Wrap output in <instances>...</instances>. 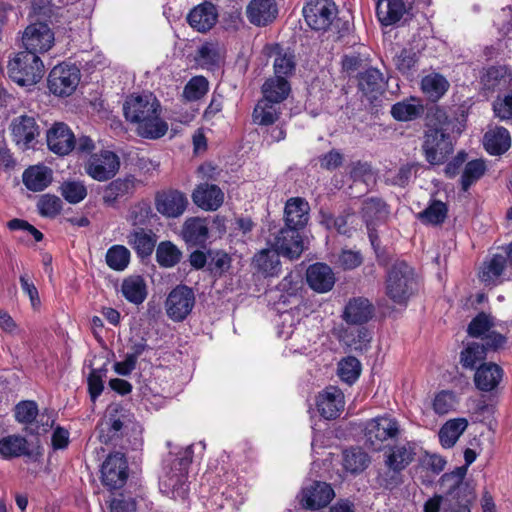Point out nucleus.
I'll return each mask as SVG.
<instances>
[{
  "instance_id": "36",
  "label": "nucleus",
  "mask_w": 512,
  "mask_h": 512,
  "mask_svg": "<svg viewBox=\"0 0 512 512\" xmlns=\"http://www.w3.org/2000/svg\"><path fill=\"white\" fill-rule=\"evenodd\" d=\"M127 242L136 251L138 256L144 258L152 254L156 240L151 231L137 228L127 236Z\"/></svg>"
},
{
  "instance_id": "56",
  "label": "nucleus",
  "mask_w": 512,
  "mask_h": 512,
  "mask_svg": "<svg viewBox=\"0 0 512 512\" xmlns=\"http://www.w3.org/2000/svg\"><path fill=\"white\" fill-rule=\"evenodd\" d=\"M369 463L367 453L361 449H350L344 452L343 466L351 473H359L363 471Z\"/></svg>"
},
{
  "instance_id": "37",
  "label": "nucleus",
  "mask_w": 512,
  "mask_h": 512,
  "mask_svg": "<svg viewBox=\"0 0 512 512\" xmlns=\"http://www.w3.org/2000/svg\"><path fill=\"white\" fill-rule=\"evenodd\" d=\"M51 180V170L45 166H32L23 173V183L34 192L44 190Z\"/></svg>"
},
{
  "instance_id": "60",
  "label": "nucleus",
  "mask_w": 512,
  "mask_h": 512,
  "mask_svg": "<svg viewBox=\"0 0 512 512\" xmlns=\"http://www.w3.org/2000/svg\"><path fill=\"white\" fill-rule=\"evenodd\" d=\"M38 416V406L35 401H21L15 407V418L19 423L31 426Z\"/></svg>"
},
{
  "instance_id": "29",
  "label": "nucleus",
  "mask_w": 512,
  "mask_h": 512,
  "mask_svg": "<svg viewBox=\"0 0 512 512\" xmlns=\"http://www.w3.org/2000/svg\"><path fill=\"white\" fill-rule=\"evenodd\" d=\"M483 143L490 155H501L510 148L511 135L506 128L497 126L485 133Z\"/></svg>"
},
{
  "instance_id": "19",
  "label": "nucleus",
  "mask_w": 512,
  "mask_h": 512,
  "mask_svg": "<svg viewBox=\"0 0 512 512\" xmlns=\"http://www.w3.org/2000/svg\"><path fill=\"white\" fill-rule=\"evenodd\" d=\"M196 206L206 211H216L224 202V193L215 184L201 183L192 193Z\"/></svg>"
},
{
  "instance_id": "10",
  "label": "nucleus",
  "mask_w": 512,
  "mask_h": 512,
  "mask_svg": "<svg viewBox=\"0 0 512 512\" xmlns=\"http://www.w3.org/2000/svg\"><path fill=\"white\" fill-rule=\"evenodd\" d=\"M23 52L34 55L47 52L54 44V33L45 22H34L28 25L22 35Z\"/></svg>"
},
{
  "instance_id": "51",
  "label": "nucleus",
  "mask_w": 512,
  "mask_h": 512,
  "mask_svg": "<svg viewBox=\"0 0 512 512\" xmlns=\"http://www.w3.org/2000/svg\"><path fill=\"white\" fill-rule=\"evenodd\" d=\"M153 216L151 205L148 201L142 200L133 204L127 215V221L135 227L146 226Z\"/></svg>"
},
{
  "instance_id": "35",
  "label": "nucleus",
  "mask_w": 512,
  "mask_h": 512,
  "mask_svg": "<svg viewBox=\"0 0 512 512\" xmlns=\"http://www.w3.org/2000/svg\"><path fill=\"white\" fill-rule=\"evenodd\" d=\"M383 85V74L376 68H368L358 75L359 90L367 97L376 98V94L382 91Z\"/></svg>"
},
{
  "instance_id": "23",
  "label": "nucleus",
  "mask_w": 512,
  "mask_h": 512,
  "mask_svg": "<svg viewBox=\"0 0 512 512\" xmlns=\"http://www.w3.org/2000/svg\"><path fill=\"white\" fill-rule=\"evenodd\" d=\"M278 13L274 0H251L246 8L248 20L256 26H266Z\"/></svg>"
},
{
  "instance_id": "28",
  "label": "nucleus",
  "mask_w": 512,
  "mask_h": 512,
  "mask_svg": "<svg viewBox=\"0 0 512 512\" xmlns=\"http://www.w3.org/2000/svg\"><path fill=\"white\" fill-rule=\"evenodd\" d=\"M345 399L342 390L336 386H328L322 393V417L336 419L344 410Z\"/></svg>"
},
{
  "instance_id": "32",
  "label": "nucleus",
  "mask_w": 512,
  "mask_h": 512,
  "mask_svg": "<svg viewBox=\"0 0 512 512\" xmlns=\"http://www.w3.org/2000/svg\"><path fill=\"white\" fill-rule=\"evenodd\" d=\"M276 249H262L253 257L254 267L265 276H277L281 271V262Z\"/></svg>"
},
{
  "instance_id": "38",
  "label": "nucleus",
  "mask_w": 512,
  "mask_h": 512,
  "mask_svg": "<svg viewBox=\"0 0 512 512\" xmlns=\"http://www.w3.org/2000/svg\"><path fill=\"white\" fill-rule=\"evenodd\" d=\"M121 292L127 301L141 304L147 297L145 280L141 276H129L123 280Z\"/></svg>"
},
{
  "instance_id": "31",
  "label": "nucleus",
  "mask_w": 512,
  "mask_h": 512,
  "mask_svg": "<svg viewBox=\"0 0 512 512\" xmlns=\"http://www.w3.org/2000/svg\"><path fill=\"white\" fill-rule=\"evenodd\" d=\"M187 479L186 471L170 473L161 481V491L173 499L185 500L189 492Z\"/></svg>"
},
{
  "instance_id": "50",
  "label": "nucleus",
  "mask_w": 512,
  "mask_h": 512,
  "mask_svg": "<svg viewBox=\"0 0 512 512\" xmlns=\"http://www.w3.org/2000/svg\"><path fill=\"white\" fill-rule=\"evenodd\" d=\"M59 192L68 203L77 204L86 198L87 187L83 181L66 180L60 185Z\"/></svg>"
},
{
  "instance_id": "22",
  "label": "nucleus",
  "mask_w": 512,
  "mask_h": 512,
  "mask_svg": "<svg viewBox=\"0 0 512 512\" xmlns=\"http://www.w3.org/2000/svg\"><path fill=\"white\" fill-rule=\"evenodd\" d=\"M218 11L211 2H204L194 7L187 16L189 25L198 32L209 31L217 22Z\"/></svg>"
},
{
  "instance_id": "18",
  "label": "nucleus",
  "mask_w": 512,
  "mask_h": 512,
  "mask_svg": "<svg viewBox=\"0 0 512 512\" xmlns=\"http://www.w3.org/2000/svg\"><path fill=\"white\" fill-rule=\"evenodd\" d=\"M360 214L366 227L379 226L389 219L390 206L380 197H368L362 202Z\"/></svg>"
},
{
  "instance_id": "54",
  "label": "nucleus",
  "mask_w": 512,
  "mask_h": 512,
  "mask_svg": "<svg viewBox=\"0 0 512 512\" xmlns=\"http://www.w3.org/2000/svg\"><path fill=\"white\" fill-rule=\"evenodd\" d=\"M181 251L171 242H161L156 249V260L162 267H173L181 259Z\"/></svg>"
},
{
  "instance_id": "8",
  "label": "nucleus",
  "mask_w": 512,
  "mask_h": 512,
  "mask_svg": "<svg viewBox=\"0 0 512 512\" xmlns=\"http://www.w3.org/2000/svg\"><path fill=\"white\" fill-rule=\"evenodd\" d=\"M400 433L398 421L390 416H380L366 422L364 436L366 443L374 450L381 449L384 441L395 439Z\"/></svg>"
},
{
  "instance_id": "43",
  "label": "nucleus",
  "mask_w": 512,
  "mask_h": 512,
  "mask_svg": "<svg viewBox=\"0 0 512 512\" xmlns=\"http://www.w3.org/2000/svg\"><path fill=\"white\" fill-rule=\"evenodd\" d=\"M414 456V449L409 443L396 445L387 455L385 464L387 467H395L403 471L414 460Z\"/></svg>"
},
{
  "instance_id": "41",
  "label": "nucleus",
  "mask_w": 512,
  "mask_h": 512,
  "mask_svg": "<svg viewBox=\"0 0 512 512\" xmlns=\"http://www.w3.org/2000/svg\"><path fill=\"white\" fill-rule=\"evenodd\" d=\"M468 421L465 418L448 420L439 430V441L444 448L453 447L461 434L466 430Z\"/></svg>"
},
{
  "instance_id": "7",
  "label": "nucleus",
  "mask_w": 512,
  "mask_h": 512,
  "mask_svg": "<svg viewBox=\"0 0 512 512\" xmlns=\"http://www.w3.org/2000/svg\"><path fill=\"white\" fill-rule=\"evenodd\" d=\"M195 303L196 297L193 289L179 284L167 295L164 308L169 319L174 322H182L191 314Z\"/></svg>"
},
{
  "instance_id": "44",
  "label": "nucleus",
  "mask_w": 512,
  "mask_h": 512,
  "mask_svg": "<svg viewBox=\"0 0 512 512\" xmlns=\"http://www.w3.org/2000/svg\"><path fill=\"white\" fill-rule=\"evenodd\" d=\"M0 454L4 458L30 455L28 442L24 437L10 435L0 440Z\"/></svg>"
},
{
  "instance_id": "33",
  "label": "nucleus",
  "mask_w": 512,
  "mask_h": 512,
  "mask_svg": "<svg viewBox=\"0 0 512 512\" xmlns=\"http://www.w3.org/2000/svg\"><path fill=\"white\" fill-rule=\"evenodd\" d=\"M423 112V105L415 97H410L393 104L390 111L392 117L401 122L413 121L419 118Z\"/></svg>"
},
{
  "instance_id": "4",
  "label": "nucleus",
  "mask_w": 512,
  "mask_h": 512,
  "mask_svg": "<svg viewBox=\"0 0 512 512\" xmlns=\"http://www.w3.org/2000/svg\"><path fill=\"white\" fill-rule=\"evenodd\" d=\"M416 286L414 271L405 261L397 260L388 269L385 293L394 303L406 305Z\"/></svg>"
},
{
  "instance_id": "57",
  "label": "nucleus",
  "mask_w": 512,
  "mask_h": 512,
  "mask_svg": "<svg viewBox=\"0 0 512 512\" xmlns=\"http://www.w3.org/2000/svg\"><path fill=\"white\" fill-rule=\"evenodd\" d=\"M209 89V82L203 76L192 77L184 87L183 97L187 101H197L201 99Z\"/></svg>"
},
{
  "instance_id": "16",
  "label": "nucleus",
  "mask_w": 512,
  "mask_h": 512,
  "mask_svg": "<svg viewBox=\"0 0 512 512\" xmlns=\"http://www.w3.org/2000/svg\"><path fill=\"white\" fill-rule=\"evenodd\" d=\"M137 179L132 175L112 180L102 192V201L108 207H115L124 197L132 196L136 190Z\"/></svg>"
},
{
  "instance_id": "30",
  "label": "nucleus",
  "mask_w": 512,
  "mask_h": 512,
  "mask_svg": "<svg viewBox=\"0 0 512 512\" xmlns=\"http://www.w3.org/2000/svg\"><path fill=\"white\" fill-rule=\"evenodd\" d=\"M502 378V369L494 363L481 364L474 375L475 386L481 391H491Z\"/></svg>"
},
{
  "instance_id": "64",
  "label": "nucleus",
  "mask_w": 512,
  "mask_h": 512,
  "mask_svg": "<svg viewBox=\"0 0 512 512\" xmlns=\"http://www.w3.org/2000/svg\"><path fill=\"white\" fill-rule=\"evenodd\" d=\"M110 512H135L136 501L133 497L119 493L110 500Z\"/></svg>"
},
{
  "instance_id": "53",
  "label": "nucleus",
  "mask_w": 512,
  "mask_h": 512,
  "mask_svg": "<svg viewBox=\"0 0 512 512\" xmlns=\"http://www.w3.org/2000/svg\"><path fill=\"white\" fill-rule=\"evenodd\" d=\"M105 260L115 271H123L130 262V251L123 245H113L107 250Z\"/></svg>"
},
{
  "instance_id": "17",
  "label": "nucleus",
  "mask_w": 512,
  "mask_h": 512,
  "mask_svg": "<svg viewBox=\"0 0 512 512\" xmlns=\"http://www.w3.org/2000/svg\"><path fill=\"white\" fill-rule=\"evenodd\" d=\"M10 127L13 141L23 150L30 148L39 135L36 120L30 116L22 115L15 118Z\"/></svg>"
},
{
  "instance_id": "9",
  "label": "nucleus",
  "mask_w": 512,
  "mask_h": 512,
  "mask_svg": "<svg viewBox=\"0 0 512 512\" xmlns=\"http://www.w3.org/2000/svg\"><path fill=\"white\" fill-rule=\"evenodd\" d=\"M80 71L75 65L59 64L49 73L48 87L58 96H69L77 88Z\"/></svg>"
},
{
  "instance_id": "39",
  "label": "nucleus",
  "mask_w": 512,
  "mask_h": 512,
  "mask_svg": "<svg viewBox=\"0 0 512 512\" xmlns=\"http://www.w3.org/2000/svg\"><path fill=\"white\" fill-rule=\"evenodd\" d=\"M448 215L447 205L440 200H430L428 206L416 215V218L424 225H442Z\"/></svg>"
},
{
  "instance_id": "61",
  "label": "nucleus",
  "mask_w": 512,
  "mask_h": 512,
  "mask_svg": "<svg viewBox=\"0 0 512 512\" xmlns=\"http://www.w3.org/2000/svg\"><path fill=\"white\" fill-rule=\"evenodd\" d=\"M232 259L228 253L224 251H215L210 253V261L208 269L214 276H222L231 267Z\"/></svg>"
},
{
  "instance_id": "46",
  "label": "nucleus",
  "mask_w": 512,
  "mask_h": 512,
  "mask_svg": "<svg viewBox=\"0 0 512 512\" xmlns=\"http://www.w3.org/2000/svg\"><path fill=\"white\" fill-rule=\"evenodd\" d=\"M278 103L260 99L253 110V121L259 125H272L279 118Z\"/></svg>"
},
{
  "instance_id": "59",
  "label": "nucleus",
  "mask_w": 512,
  "mask_h": 512,
  "mask_svg": "<svg viewBox=\"0 0 512 512\" xmlns=\"http://www.w3.org/2000/svg\"><path fill=\"white\" fill-rule=\"evenodd\" d=\"M456 404L455 394L452 391L442 390L435 395L432 407L436 414L445 415L455 410Z\"/></svg>"
},
{
  "instance_id": "12",
  "label": "nucleus",
  "mask_w": 512,
  "mask_h": 512,
  "mask_svg": "<svg viewBox=\"0 0 512 512\" xmlns=\"http://www.w3.org/2000/svg\"><path fill=\"white\" fill-rule=\"evenodd\" d=\"M337 12L333 0H322V34H327V40L341 41L350 32L349 20L336 17Z\"/></svg>"
},
{
  "instance_id": "2",
  "label": "nucleus",
  "mask_w": 512,
  "mask_h": 512,
  "mask_svg": "<svg viewBox=\"0 0 512 512\" xmlns=\"http://www.w3.org/2000/svg\"><path fill=\"white\" fill-rule=\"evenodd\" d=\"M123 111L126 120L135 125L136 133L142 138L159 139L168 131V123L161 117V103L152 93L128 96Z\"/></svg>"
},
{
  "instance_id": "15",
  "label": "nucleus",
  "mask_w": 512,
  "mask_h": 512,
  "mask_svg": "<svg viewBox=\"0 0 512 512\" xmlns=\"http://www.w3.org/2000/svg\"><path fill=\"white\" fill-rule=\"evenodd\" d=\"M298 228H291L285 225L281 228L274 239L272 246L276 248L281 255L293 260L300 257L303 252V242Z\"/></svg>"
},
{
  "instance_id": "1",
  "label": "nucleus",
  "mask_w": 512,
  "mask_h": 512,
  "mask_svg": "<svg viewBox=\"0 0 512 512\" xmlns=\"http://www.w3.org/2000/svg\"><path fill=\"white\" fill-rule=\"evenodd\" d=\"M462 129L456 118H450L440 107L432 109L427 115L422 151L431 165H441L453 153L457 136Z\"/></svg>"
},
{
  "instance_id": "63",
  "label": "nucleus",
  "mask_w": 512,
  "mask_h": 512,
  "mask_svg": "<svg viewBox=\"0 0 512 512\" xmlns=\"http://www.w3.org/2000/svg\"><path fill=\"white\" fill-rule=\"evenodd\" d=\"M493 112L502 121L512 120V90L503 96H497L493 102Z\"/></svg>"
},
{
  "instance_id": "20",
  "label": "nucleus",
  "mask_w": 512,
  "mask_h": 512,
  "mask_svg": "<svg viewBox=\"0 0 512 512\" xmlns=\"http://www.w3.org/2000/svg\"><path fill=\"white\" fill-rule=\"evenodd\" d=\"M270 56L274 57L273 68L276 78L286 79L292 76L296 70V57L294 51L280 44H273L270 48Z\"/></svg>"
},
{
  "instance_id": "13",
  "label": "nucleus",
  "mask_w": 512,
  "mask_h": 512,
  "mask_svg": "<svg viewBox=\"0 0 512 512\" xmlns=\"http://www.w3.org/2000/svg\"><path fill=\"white\" fill-rule=\"evenodd\" d=\"M189 201L185 193L177 189L158 191L155 195V208L166 218H178L184 214Z\"/></svg>"
},
{
  "instance_id": "49",
  "label": "nucleus",
  "mask_w": 512,
  "mask_h": 512,
  "mask_svg": "<svg viewBox=\"0 0 512 512\" xmlns=\"http://www.w3.org/2000/svg\"><path fill=\"white\" fill-rule=\"evenodd\" d=\"M418 60V53L412 48L401 49L393 58L396 69L407 76L416 72Z\"/></svg>"
},
{
  "instance_id": "48",
  "label": "nucleus",
  "mask_w": 512,
  "mask_h": 512,
  "mask_svg": "<svg viewBox=\"0 0 512 512\" xmlns=\"http://www.w3.org/2000/svg\"><path fill=\"white\" fill-rule=\"evenodd\" d=\"M299 504L306 510L320 509V481L313 480L305 485L297 495Z\"/></svg>"
},
{
  "instance_id": "14",
  "label": "nucleus",
  "mask_w": 512,
  "mask_h": 512,
  "mask_svg": "<svg viewBox=\"0 0 512 512\" xmlns=\"http://www.w3.org/2000/svg\"><path fill=\"white\" fill-rule=\"evenodd\" d=\"M46 141L49 150L59 156L68 155L75 149L76 138L63 122H55L46 133Z\"/></svg>"
},
{
  "instance_id": "40",
  "label": "nucleus",
  "mask_w": 512,
  "mask_h": 512,
  "mask_svg": "<svg viewBox=\"0 0 512 512\" xmlns=\"http://www.w3.org/2000/svg\"><path fill=\"white\" fill-rule=\"evenodd\" d=\"M290 91L291 86L287 79L272 77L267 79L262 86V99L280 104L288 97Z\"/></svg>"
},
{
  "instance_id": "62",
  "label": "nucleus",
  "mask_w": 512,
  "mask_h": 512,
  "mask_svg": "<svg viewBox=\"0 0 512 512\" xmlns=\"http://www.w3.org/2000/svg\"><path fill=\"white\" fill-rule=\"evenodd\" d=\"M320 0H308L303 7V17L306 25L315 33L320 31Z\"/></svg>"
},
{
  "instance_id": "11",
  "label": "nucleus",
  "mask_w": 512,
  "mask_h": 512,
  "mask_svg": "<svg viewBox=\"0 0 512 512\" xmlns=\"http://www.w3.org/2000/svg\"><path fill=\"white\" fill-rule=\"evenodd\" d=\"M128 479V463L122 453L110 454L101 467L102 484L109 490L121 489Z\"/></svg>"
},
{
  "instance_id": "42",
  "label": "nucleus",
  "mask_w": 512,
  "mask_h": 512,
  "mask_svg": "<svg viewBox=\"0 0 512 512\" xmlns=\"http://www.w3.org/2000/svg\"><path fill=\"white\" fill-rule=\"evenodd\" d=\"M507 267L504 255L496 253L489 261L484 263L479 277L486 284L497 285L501 283L500 277Z\"/></svg>"
},
{
  "instance_id": "58",
  "label": "nucleus",
  "mask_w": 512,
  "mask_h": 512,
  "mask_svg": "<svg viewBox=\"0 0 512 512\" xmlns=\"http://www.w3.org/2000/svg\"><path fill=\"white\" fill-rule=\"evenodd\" d=\"M37 208L40 215L54 218L62 210V201L56 195L44 194L39 198Z\"/></svg>"
},
{
  "instance_id": "21",
  "label": "nucleus",
  "mask_w": 512,
  "mask_h": 512,
  "mask_svg": "<svg viewBox=\"0 0 512 512\" xmlns=\"http://www.w3.org/2000/svg\"><path fill=\"white\" fill-rule=\"evenodd\" d=\"M407 0H377V16L384 26H390L402 19L412 9Z\"/></svg>"
},
{
  "instance_id": "3",
  "label": "nucleus",
  "mask_w": 512,
  "mask_h": 512,
  "mask_svg": "<svg viewBox=\"0 0 512 512\" xmlns=\"http://www.w3.org/2000/svg\"><path fill=\"white\" fill-rule=\"evenodd\" d=\"M466 466L456 467L453 471L444 473L439 479L443 494H435L425 501L424 512H440L445 499L452 501L456 498H476L473 485L465 480Z\"/></svg>"
},
{
  "instance_id": "52",
  "label": "nucleus",
  "mask_w": 512,
  "mask_h": 512,
  "mask_svg": "<svg viewBox=\"0 0 512 512\" xmlns=\"http://www.w3.org/2000/svg\"><path fill=\"white\" fill-rule=\"evenodd\" d=\"M486 171V165L484 160L475 159L469 161L465 167L461 176V188L463 191H468L472 184L478 181Z\"/></svg>"
},
{
  "instance_id": "34",
  "label": "nucleus",
  "mask_w": 512,
  "mask_h": 512,
  "mask_svg": "<svg viewBox=\"0 0 512 512\" xmlns=\"http://www.w3.org/2000/svg\"><path fill=\"white\" fill-rule=\"evenodd\" d=\"M447 79L439 73H431L421 80V90L428 100L437 102L449 88Z\"/></svg>"
},
{
  "instance_id": "27",
  "label": "nucleus",
  "mask_w": 512,
  "mask_h": 512,
  "mask_svg": "<svg viewBox=\"0 0 512 512\" xmlns=\"http://www.w3.org/2000/svg\"><path fill=\"white\" fill-rule=\"evenodd\" d=\"M373 314V306L367 298L355 297L347 303L343 311V319L350 324L368 322Z\"/></svg>"
},
{
  "instance_id": "25",
  "label": "nucleus",
  "mask_w": 512,
  "mask_h": 512,
  "mask_svg": "<svg viewBox=\"0 0 512 512\" xmlns=\"http://www.w3.org/2000/svg\"><path fill=\"white\" fill-rule=\"evenodd\" d=\"M182 237L189 246L203 247L209 238L206 219L199 217L186 219L182 227Z\"/></svg>"
},
{
  "instance_id": "47",
  "label": "nucleus",
  "mask_w": 512,
  "mask_h": 512,
  "mask_svg": "<svg viewBox=\"0 0 512 512\" xmlns=\"http://www.w3.org/2000/svg\"><path fill=\"white\" fill-rule=\"evenodd\" d=\"M361 363L360 361L352 356L342 358L337 366V375L341 381L348 385L354 384L361 374Z\"/></svg>"
},
{
  "instance_id": "26",
  "label": "nucleus",
  "mask_w": 512,
  "mask_h": 512,
  "mask_svg": "<svg viewBox=\"0 0 512 512\" xmlns=\"http://www.w3.org/2000/svg\"><path fill=\"white\" fill-rule=\"evenodd\" d=\"M125 415L118 405L108 408V415L100 429V440L105 443H111L122 436L124 428Z\"/></svg>"
},
{
  "instance_id": "55",
  "label": "nucleus",
  "mask_w": 512,
  "mask_h": 512,
  "mask_svg": "<svg viewBox=\"0 0 512 512\" xmlns=\"http://www.w3.org/2000/svg\"><path fill=\"white\" fill-rule=\"evenodd\" d=\"M495 326L490 314L479 312L468 324L467 333L473 338H482Z\"/></svg>"
},
{
  "instance_id": "5",
  "label": "nucleus",
  "mask_w": 512,
  "mask_h": 512,
  "mask_svg": "<svg viewBox=\"0 0 512 512\" xmlns=\"http://www.w3.org/2000/svg\"><path fill=\"white\" fill-rule=\"evenodd\" d=\"M8 74L10 79L18 85L31 86L42 78L44 66L38 55L21 51L9 61Z\"/></svg>"
},
{
  "instance_id": "45",
  "label": "nucleus",
  "mask_w": 512,
  "mask_h": 512,
  "mask_svg": "<svg viewBox=\"0 0 512 512\" xmlns=\"http://www.w3.org/2000/svg\"><path fill=\"white\" fill-rule=\"evenodd\" d=\"M95 359H96V356L94 357L93 360H90L89 363L87 364L88 367L91 369V372L87 379L88 392H89L90 398L93 402L96 401V399L101 395V393L104 389L103 378L106 377V374L108 371V369L106 367L108 359H106V362H104L100 368L94 367Z\"/></svg>"
},
{
  "instance_id": "24",
  "label": "nucleus",
  "mask_w": 512,
  "mask_h": 512,
  "mask_svg": "<svg viewBox=\"0 0 512 512\" xmlns=\"http://www.w3.org/2000/svg\"><path fill=\"white\" fill-rule=\"evenodd\" d=\"M310 206L301 197H293L287 200L284 209L285 224L291 228L303 229L309 219Z\"/></svg>"
},
{
  "instance_id": "6",
  "label": "nucleus",
  "mask_w": 512,
  "mask_h": 512,
  "mask_svg": "<svg viewBox=\"0 0 512 512\" xmlns=\"http://www.w3.org/2000/svg\"><path fill=\"white\" fill-rule=\"evenodd\" d=\"M120 166V158L115 152L102 149L89 156L84 164V171L93 180L105 182L115 177Z\"/></svg>"
}]
</instances>
